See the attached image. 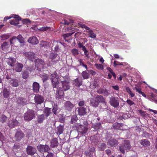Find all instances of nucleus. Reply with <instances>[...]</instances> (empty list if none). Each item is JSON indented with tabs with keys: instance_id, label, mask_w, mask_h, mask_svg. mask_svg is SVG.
<instances>
[{
	"instance_id": "obj_1",
	"label": "nucleus",
	"mask_w": 157,
	"mask_h": 157,
	"mask_svg": "<svg viewBox=\"0 0 157 157\" xmlns=\"http://www.w3.org/2000/svg\"><path fill=\"white\" fill-rule=\"evenodd\" d=\"M51 79L53 87L57 89L56 90V95L58 96L59 98H61L64 94L63 91H66L70 89V81L68 79L69 78L67 76L63 77V78H66L67 81L64 80L61 82L62 88H61L58 86L59 83L58 80V77L56 75V73L54 72V73L51 74Z\"/></svg>"
},
{
	"instance_id": "obj_2",
	"label": "nucleus",
	"mask_w": 157,
	"mask_h": 157,
	"mask_svg": "<svg viewBox=\"0 0 157 157\" xmlns=\"http://www.w3.org/2000/svg\"><path fill=\"white\" fill-rule=\"evenodd\" d=\"M24 119L27 121H30L35 117L34 111L32 110H28L24 115Z\"/></svg>"
},
{
	"instance_id": "obj_3",
	"label": "nucleus",
	"mask_w": 157,
	"mask_h": 157,
	"mask_svg": "<svg viewBox=\"0 0 157 157\" xmlns=\"http://www.w3.org/2000/svg\"><path fill=\"white\" fill-rule=\"evenodd\" d=\"M131 147L129 142L128 140L124 141L120 147V151L123 153L125 152V150L129 149Z\"/></svg>"
},
{
	"instance_id": "obj_4",
	"label": "nucleus",
	"mask_w": 157,
	"mask_h": 157,
	"mask_svg": "<svg viewBox=\"0 0 157 157\" xmlns=\"http://www.w3.org/2000/svg\"><path fill=\"white\" fill-rule=\"evenodd\" d=\"M37 148L40 152L43 153L44 152H47L50 150L49 146L47 145H43L40 144L37 146Z\"/></svg>"
},
{
	"instance_id": "obj_5",
	"label": "nucleus",
	"mask_w": 157,
	"mask_h": 157,
	"mask_svg": "<svg viewBox=\"0 0 157 157\" xmlns=\"http://www.w3.org/2000/svg\"><path fill=\"white\" fill-rule=\"evenodd\" d=\"M109 102L110 105L114 107L117 108L119 105V101L117 98L113 97H112L110 98Z\"/></svg>"
},
{
	"instance_id": "obj_6",
	"label": "nucleus",
	"mask_w": 157,
	"mask_h": 157,
	"mask_svg": "<svg viewBox=\"0 0 157 157\" xmlns=\"http://www.w3.org/2000/svg\"><path fill=\"white\" fill-rule=\"evenodd\" d=\"M13 17L15 19L10 21V24L14 25H18V24L19 23V21L21 20V18L18 15L14 14Z\"/></svg>"
},
{
	"instance_id": "obj_7",
	"label": "nucleus",
	"mask_w": 157,
	"mask_h": 157,
	"mask_svg": "<svg viewBox=\"0 0 157 157\" xmlns=\"http://www.w3.org/2000/svg\"><path fill=\"white\" fill-rule=\"evenodd\" d=\"M88 128L86 127L83 125H81L79 126L78 129V134H80L81 136L84 135L87 132Z\"/></svg>"
},
{
	"instance_id": "obj_8",
	"label": "nucleus",
	"mask_w": 157,
	"mask_h": 157,
	"mask_svg": "<svg viewBox=\"0 0 157 157\" xmlns=\"http://www.w3.org/2000/svg\"><path fill=\"white\" fill-rule=\"evenodd\" d=\"M27 153L30 155H33L36 152V150L35 148L31 146H28L26 148Z\"/></svg>"
},
{
	"instance_id": "obj_9",
	"label": "nucleus",
	"mask_w": 157,
	"mask_h": 157,
	"mask_svg": "<svg viewBox=\"0 0 157 157\" xmlns=\"http://www.w3.org/2000/svg\"><path fill=\"white\" fill-rule=\"evenodd\" d=\"M16 62V59L10 57L6 59V62L7 64L10 66L11 67H13L14 66V64Z\"/></svg>"
},
{
	"instance_id": "obj_10",
	"label": "nucleus",
	"mask_w": 157,
	"mask_h": 157,
	"mask_svg": "<svg viewBox=\"0 0 157 157\" xmlns=\"http://www.w3.org/2000/svg\"><path fill=\"white\" fill-rule=\"evenodd\" d=\"M64 107L67 110L70 111L74 107V105L69 101H66L64 104Z\"/></svg>"
},
{
	"instance_id": "obj_11",
	"label": "nucleus",
	"mask_w": 157,
	"mask_h": 157,
	"mask_svg": "<svg viewBox=\"0 0 157 157\" xmlns=\"http://www.w3.org/2000/svg\"><path fill=\"white\" fill-rule=\"evenodd\" d=\"M23 67V65L22 63L17 62L13 70L16 72H20L21 71Z\"/></svg>"
},
{
	"instance_id": "obj_12",
	"label": "nucleus",
	"mask_w": 157,
	"mask_h": 157,
	"mask_svg": "<svg viewBox=\"0 0 157 157\" xmlns=\"http://www.w3.org/2000/svg\"><path fill=\"white\" fill-rule=\"evenodd\" d=\"M32 87L33 91L34 92L37 93L39 92L40 86L38 82H34L33 84Z\"/></svg>"
},
{
	"instance_id": "obj_13",
	"label": "nucleus",
	"mask_w": 157,
	"mask_h": 157,
	"mask_svg": "<svg viewBox=\"0 0 157 157\" xmlns=\"http://www.w3.org/2000/svg\"><path fill=\"white\" fill-rule=\"evenodd\" d=\"M34 100L37 104L42 103L44 101L43 97L40 95L37 94L34 97Z\"/></svg>"
},
{
	"instance_id": "obj_14",
	"label": "nucleus",
	"mask_w": 157,
	"mask_h": 157,
	"mask_svg": "<svg viewBox=\"0 0 157 157\" xmlns=\"http://www.w3.org/2000/svg\"><path fill=\"white\" fill-rule=\"evenodd\" d=\"M18 122L16 119L10 120L8 122L9 126L10 128H13L18 124Z\"/></svg>"
},
{
	"instance_id": "obj_15",
	"label": "nucleus",
	"mask_w": 157,
	"mask_h": 157,
	"mask_svg": "<svg viewBox=\"0 0 157 157\" xmlns=\"http://www.w3.org/2000/svg\"><path fill=\"white\" fill-rule=\"evenodd\" d=\"M78 114L80 116L84 115L86 113V109L83 107H80L77 108Z\"/></svg>"
},
{
	"instance_id": "obj_16",
	"label": "nucleus",
	"mask_w": 157,
	"mask_h": 157,
	"mask_svg": "<svg viewBox=\"0 0 157 157\" xmlns=\"http://www.w3.org/2000/svg\"><path fill=\"white\" fill-rule=\"evenodd\" d=\"M28 41L30 43L33 44H36L38 43V41L37 38L35 36L29 38Z\"/></svg>"
},
{
	"instance_id": "obj_17",
	"label": "nucleus",
	"mask_w": 157,
	"mask_h": 157,
	"mask_svg": "<svg viewBox=\"0 0 157 157\" xmlns=\"http://www.w3.org/2000/svg\"><path fill=\"white\" fill-rule=\"evenodd\" d=\"M24 136V134L21 131H17L15 135L16 140H20Z\"/></svg>"
},
{
	"instance_id": "obj_18",
	"label": "nucleus",
	"mask_w": 157,
	"mask_h": 157,
	"mask_svg": "<svg viewBox=\"0 0 157 157\" xmlns=\"http://www.w3.org/2000/svg\"><path fill=\"white\" fill-rule=\"evenodd\" d=\"M107 144L111 147H115L117 144V141L114 139L109 140Z\"/></svg>"
},
{
	"instance_id": "obj_19",
	"label": "nucleus",
	"mask_w": 157,
	"mask_h": 157,
	"mask_svg": "<svg viewBox=\"0 0 157 157\" xmlns=\"http://www.w3.org/2000/svg\"><path fill=\"white\" fill-rule=\"evenodd\" d=\"M90 103L91 106L95 107H97L99 104L95 98L91 99L90 100Z\"/></svg>"
},
{
	"instance_id": "obj_20",
	"label": "nucleus",
	"mask_w": 157,
	"mask_h": 157,
	"mask_svg": "<svg viewBox=\"0 0 157 157\" xmlns=\"http://www.w3.org/2000/svg\"><path fill=\"white\" fill-rule=\"evenodd\" d=\"M73 84L77 87H79L82 84V79L81 78H77L74 82Z\"/></svg>"
},
{
	"instance_id": "obj_21",
	"label": "nucleus",
	"mask_w": 157,
	"mask_h": 157,
	"mask_svg": "<svg viewBox=\"0 0 157 157\" xmlns=\"http://www.w3.org/2000/svg\"><path fill=\"white\" fill-rule=\"evenodd\" d=\"M52 113L51 108H46L44 109V113L46 117H48Z\"/></svg>"
},
{
	"instance_id": "obj_22",
	"label": "nucleus",
	"mask_w": 157,
	"mask_h": 157,
	"mask_svg": "<svg viewBox=\"0 0 157 157\" xmlns=\"http://www.w3.org/2000/svg\"><path fill=\"white\" fill-rule=\"evenodd\" d=\"M51 146L52 147H55L58 146V142L57 139L56 138L52 139L51 142Z\"/></svg>"
},
{
	"instance_id": "obj_23",
	"label": "nucleus",
	"mask_w": 157,
	"mask_h": 157,
	"mask_svg": "<svg viewBox=\"0 0 157 157\" xmlns=\"http://www.w3.org/2000/svg\"><path fill=\"white\" fill-rule=\"evenodd\" d=\"M45 117L44 115L42 114L39 115L37 117V121L38 123H42L43 121L45 119Z\"/></svg>"
},
{
	"instance_id": "obj_24",
	"label": "nucleus",
	"mask_w": 157,
	"mask_h": 157,
	"mask_svg": "<svg viewBox=\"0 0 157 157\" xmlns=\"http://www.w3.org/2000/svg\"><path fill=\"white\" fill-rule=\"evenodd\" d=\"M140 144L144 146H147L150 145V142L147 139L142 140L140 142Z\"/></svg>"
},
{
	"instance_id": "obj_25",
	"label": "nucleus",
	"mask_w": 157,
	"mask_h": 157,
	"mask_svg": "<svg viewBox=\"0 0 157 157\" xmlns=\"http://www.w3.org/2000/svg\"><path fill=\"white\" fill-rule=\"evenodd\" d=\"M96 99L98 101V103L101 102L105 103V101L104 98L101 95H98L96 98Z\"/></svg>"
},
{
	"instance_id": "obj_26",
	"label": "nucleus",
	"mask_w": 157,
	"mask_h": 157,
	"mask_svg": "<svg viewBox=\"0 0 157 157\" xmlns=\"http://www.w3.org/2000/svg\"><path fill=\"white\" fill-rule=\"evenodd\" d=\"M18 82L16 79H13L10 81V83L13 87H17L18 85Z\"/></svg>"
},
{
	"instance_id": "obj_27",
	"label": "nucleus",
	"mask_w": 157,
	"mask_h": 157,
	"mask_svg": "<svg viewBox=\"0 0 157 157\" xmlns=\"http://www.w3.org/2000/svg\"><path fill=\"white\" fill-rule=\"evenodd\" d=\"M58 130L57 133L59 135L62 134L63 131V125L60 124L57 128Z\"/></svg>"
},
{
	"instance_id": "obj_28",
	"label": "nucleus",
	"mask_w": 157,
	"mask_h": 157,
	"mask_svg": "<svg viewBox=\"0 0 157 157\" xmlns=\"http://www.w3.org/2000/svg\"><path fill=\"white\" fill-rule=\"evenodd\" d=\"M82 76L84 79H87L89 78V74L86 71H83L82 73Z\"/></svg>"
},
{
	"instance_id": "obj_29",
	"label": "nucleus",
	"mask_w": 157,
	"mask_h": 157,
	"mask_svg": "<svg viewBox=\"0 0 157 157\" xmlns=\"http://www.w3.org/2000/svg\"><path fill=\"white\" fill-rule=\"evenodd\" d=\"M9 47L8 43L7 42H4L1 45V47L3 50H5Z\"/></svg>"
},
{
	"instance_id": "obj_30",
	"label": "nucleus",
	"mask_w": 157,
	"mask_h": 157,
	"mask_svg": "<svg viewBox=\"0 0 157 157\" xmlns=\"http://www.w3.org/2000/svg\"><path fill=\"white\" fill-rule=\"evenodd\" d=\"M3 94L4 98H7L10 95L9 91L8 90L6 89H4Z\"/></svg>"
},
{
	"instance_id": "obj_31",
	"label": "nucleus",
	"mask_w": 157,
	"mask_h": 157,
	"mask_svg": "<svg viewBox=\"0 0 157 157\" xmlns=\"http://www.w3.org/2000/svg\"><path fill=\"white\" fill-rule=\"evenodd\" d=\"M87 32L89 33V34L90 35V37L92 38H94L96 37L95 34L93 33L92 30H89L87 31Z\"/></svg>"
},
{
	"instance_id": "obj_32",
	"label": "nucleus",
	"mask_w": 157,
	"mask_h": 157,
	"mask_svg": "<svg viewBox=\"0 0 157 157\" xmlns=\"http://www.w3.org/2000/svg\"><path fill=\"white\" fill-rule=\"evenodd\" d=\"M126 90L127 92L130 95L132 98L135 95V94L132 92L129 87H126Z\"/></svg>"
},
{
	"instance_id": "obj_33",
	"label": "nucleus",
	"mask_w": 157,
	"mask_h": 157,
	"mask_svg": "<svg viewBox=\"0 0 157 157\" xmlns=\"http://www.w3.org/2000/svg\"><path fill=\"white\" fill-rule=\"evenodd\" d=\"M98 146L101 151H103L105 149L106 145L104 143H101L98 144Z\"/></svg>"
},
{
	"instance_id": "obj_34",
	"label": "nucleus",
	"mask_w": 157,
	"mask_h": 157,
	"mask_svg": "<svg viewBox=\"0 0 157 157\" xmlns=\"http://www.w3.org/2000/svg\"><path fill=\"white\" fill-rule=\"evenodd\" d=\"M82 49L84 52V54L85 55V56L88 58H89L90 57V56L88 53V51L86 49L85 46H84Z\"/></svg>"
},
{
	"instance_id": "obj_35",
	"label": "nucleus",
	"mask_w": 157,
	"mask_h": 157,
	"mask_svg": "<svg viewBox=\"0 0 157 157\" xmlns=\"http://www.w3.org/2000/svg\"><path fill=\"white\" fill-rule=\"evenodd\" d=\"M78 119L77 116L76 115H73L71 117V124H74L75 123Z\"/></svg>"
},
{
	"instance_id": "obj_36",
	"label": "nucleus",
	"mask_w": 157,
	"mask_h": 157,
	"mask_svg": "<svg viewBox=\"0 0 157 157\" xmlns=\"http://www.w3.org/2000/svg\"><path fill=\"white\" fill-rule=\"evenodd\" d=\"M96 67L98 69L102 70L103 69L104 67L102 64H95Z\"/></svg>"
},
{
	"instance_id": "obj_37",
	"label": "nucleus",
	"mask_w": 157,
	"mask_h": 157,
	"mask_svg": "<svg viewBox=\"0 0 157 157\" xmlns=\"http://www.w3.org/2000/svg\"><path fill=\"white\" fill-rule=\"evenodd\" d=\"M17 39L18 40L19 42L21 43H22L24 42V40L23 38L21 35H19L17 36Z\"/></svg>"
},
{
	"instance_id": "obj_38",
	"label": "nucleus",
	"mask_w": 157,
	"mask_h": 157,
	"mask_svg": "<svg viewBox=\"0 0 157 157\" xmlns=\"http://www.w3.org/2000/svg\"><path fill=\"white\" fill-rule=\"evenodd\" d=\"M29 76V73L27 71H25L22 74V78L24 79L27 78Z\"/></svg>"
},
{
	"instance_id": "obj_39",
	"label": "nucleus",
	"mask_w": 157,
	"mask_h": 157,
	"mask_svg": "<svg viewBox=\"0 0 157 157\" xmlns=\"http://www.w3.org/2000/svg\"><path fill=\"white\" fill-rule=\"evenodd\" d=\"M36 62L38 63V64L39 66L40 64V65H42L41 67H43V65L44 64V62L43 60H42V59H37L36 60Z\"/></svg>"
},
{
	"instance_id": "obj_40",
	"label": "nucleus",
	"mask_w": 157,
	"mask_h": 157,
	"mask_svg": "<svg viewBox=\"0 0 157 157\" xmlns=\"http://www.w3.org/2000/svg\"><path fill=\"white\" fill-rule=\"evenodd\" d=\"M6 116L2 115H0V121L2 122H4L6 119Z\"/></svg>"
},
{
	"instance_id": "obj_41",
	"label": "nucleus",
	"mask_w": 157,
	"mask_h": 157,
	"mask_svg": "<svg viewBox=\"0 0 157 157\" xmlns=\"http://www.w3.org/2000/svg\"><path fill=\"white\" fill-rule=\"evenodd\" d=\"M71 52L74 56H77L78 54V52L77 49H73Z\"/></svg>"
},
{
	"instance_id": "obj_42",
	"label": "nucleus",
	"mask_w": 157,
	"mask_h": 157,
	"mask_svg": "<svg viewBox=\"0 0 157 157\" xmlns=\"http://www.w3.org/2000/svg\"><path fill=\"white\" fill-rule=\"evenodd\" d=\"M2 40H5L8 39L9 37V35L7 34H4L0 36Z\"/></svg>"
},
{
	"instance_id": "obj_43",
	"label": "nucleus",
	"mask_w": 157,
	"mask_h": 157,
	"mask_svg": "<svg viewBox=\"0 0 157 157\" xmlns=\"http://www.w3.org/2000/svg\"><path fill=\"white\" fill-rule=\"evenodd\" d=\"M50 29V27L47 26H46L40 28L39 29V30L41 31H45L48 29Z\"/></svg>"
},
{
	"instance_id": "obj_44",
	"label": "nucleus",
	"mask_w": 157,
	"mask_h": 157,
	"mask_svg": "<svg viewBox=\"0 0 157 157\" xmlns=\"http://www.w3.org/2000/svg\"><path fill=\"white\" fill-rule=\"evenodd\" d=\"M113 127L115 129H120V124L118 123H115L113 125Z\"/></svg>"
},
{
	"instance_id": "obj_45",
	"label": "nucleus",
	"mask_w": 157,
	"mask_h": 157,
	"mask_svg": "<svg viewBox=\"0 0 157 157\" xmlns=\"http://www.w3.org/2000/svg\"><path fill=\"white\" fill-rule=\"evenodd\" d=\"M57 107L56 105H54L53 106V109H52V111L54 113V114L56 115L58 113V112L57 111Z\"/></svg>"
},
{
	"instance_id": "obj_46",
	"label": "nucleus",
	"mask_w": 157,
	"mask_h": 157,
	"mask_svg": "<svg viewBox=\"0 0 157 157\" xmlns=\"http://www.w3.org/2000/svg\"><path fill=\"white\" fill-rule=\"evenodd\" d=\"M42 78L43 82H44L49 78L48 76L46 74L43 75L42 76Z\"/></svg>"
},
{
	"instance_id": "obj_47",
	"label": "nucleus",
	"mask_w": 157,
	"mask_h": 157,
	"mask_svg": "<svg viewBox=\"0 0 157 157\" xmlns=\"http://www.w3.org/2000/svg\"><path fill=\"white\" fill-rule=\"evenodd\" d=\"M99 85L98 83L94 81L93 84V87L94 88H96L99 86Z\"/></svg>"
},
{
	"instance_id": "obj_48",
	"label": "nucleus",
	"mask_w": 157,
	"mask_h": 157,
	"mask_svg": "<svg viewBox=\"0 0 157 157\" xmlns=\"http://www.w3.org/2000/svg\"><path fill=\"white\" fill-rule=\"evenodd\" d=\"M73 33H67L64 34L63 36V37L64 38V39H66V38L69 37L70 36H71V35L73 34Z\"/></svg>"
},
{
	"instance_id": "obj_49",
	"label": "nucleus",
	"mask_w": 157,
	"mask_h": 157,
	"mask_svg": "<svg viewBox=\"0 0 157 157\" xmlns=\"http://www.w3.org/2000/svg\"><path fill=\"white\" fill-rule=\"evenodd\" d=\"M126 102L130 106L134 104V102L130 99L127 100Z\"/></svg>"
},
{
	"instance_id": "obj_50",
	"label": "nucleus",
	"mask_w": 157,
	"mask_h": 157,
	"mask_svg": "<svg viewBox=\"0 0 157 157\" xmlns=\"http://www.w3.org/2000/svg\"><path fill=\"white\" fill-rule=\"evenodd\" d=\"M14 14H12L10 16H6L4 19V21H6L7 20L13 17Z\"/></svg>"
},
{
	"instance_id": "obj_51",
	"label": "nucleus",
	"mask_w": 157,
	"mask_h": 157,
	"mask_svg": "<svg viewBox=\"0 0 157 157\" xmlns=\"http://www.w3.org/2000/svg\"><path fill=\"white\" fill-rule=\"evenodd\" d=\"M102 94L105 96H107L109 94L108 91L105 89H104Z\"/></svg>"
},
{
	"instance_id": "obj_52",
	"label": "nucleus",
	"mask_w": 157,
	"mask_h": 157,
	"mask_svg": "<svg viewBox=\"0 0 157 157\" xmlns=\"http://www.w3.org/2000/svg\"><path fill=\"white\" fill-rule=\"evenodd\" d=\"M33 54V53L31 52H26L25 53V56L28 57V58H30L31 57L30 56Z\"/></svg>"
},
{
	"instance_id": "obj_53",
	"label": "nucleus",
	"mask_w": 157,
	"mask_h": 157,
	"mask_svg": "<svg viewBox=\"0 0 157 157\" xmlns=\"http://www.w3.org/2000/svg\"><path fill=\"white\" fill-rule=\"evenodd\" d=\"M88 72L92 75H94L96 74V72L92 70H89Z\"/></svg>"
},
{
	"instance_id": "obj_54",
	"label": "nucleus",
	"mask_w": 157,
	"mask_h": 157,
	"mask_svg": "<svg viewBox=\"0 0 157 157\" xmlns=\"http://www.w3.org/2000/svg\"><path fill=\"white\" fill-rule=\"evenodd\" d=\"M104 89L100 88L98 90L97 92V93H98V94H102L103 93V91L104 90Z\"/></svg>"
},
{
	"instance_id": "obj_55",
	"label": "nucleus",
	"mask_w": 157,
	"mask_h": 157,
	"mask_svg": "<svg viewBox=\"0 0 157 157\" xmlns=\"http://www.w3.org/2000/svg\"><path fill=\"white\" fill-rule=\"evenodd\" d=\"M48 152V154L46 157H54V154L52 153Z\"/></svg>"
},
{
	"instance_id": "obj_56",
	"label": "nucleus",
	"mask_w": 157,
	"mask_h": 157,
	"mask_svg": "<svg viewBox=\"0 0 157 157\" xmlns=\"http://www.w3.org/2000/svg\"><path fill=\"white\" fill-rule=\"evenodd\" d=\"M112 87L114 89L116 90H118L119 89V87L118 85L112 86Z\"/></svg>"
},
{
	"instance_id": "obj_57",
	"label": "nucleus",
	"mask_w": 157,
	"mask_h": 157,
	"mask_svg": "<svg viewBox=\"0 0 157 157\" xmlns=\"http://www.w3.org/2000/svg\"><path fill=\"white\" fill-rule=\"evenodd\" d=\"M57 55H55L53 53H51L50 54V57L52 59H54L55 57L56 56H57Z\"/></svg>"
},
{
	"instance_id": "obj_58",
	"label": "nucleus",
	"mask_w": 157,
	"mask_h": 157,
	"mask_svg": "<svg viewBox=\"0 0 157 157\" xmlns=\"http://www.w3.org/2000/svg\"><path fill=\"white\" fill-rule=\"evenodd\" d=\"M88 150L89 151H90V152H93L95 150V148L93 147H89L88 148Z\"/></svg>"
},
{
	"instance_id": "obj_59",
	"label": "nucleus",
	"mask_w": 157,
	"mask_h": 157,
	"mask_svg": "<svg viewBox=\"0 0 157 157\" xmlns=\"http://www.w3.org/2000/svg\"><path fill=\"white\" fill-rule=\"evenodd\" d=\"M84 104V102L83 101H81L78 103V105L79 106H81L83 105Z\"/></svg>"
},
{
	"instance_id": "obj_60",
	"label": "nucleus",
	"mask_w": 157,
	"mask_h": 157,
	"mask_svg": "<svg viewBox=\"0 0 157 157\" xmlns=\"http://www.w3.org/2000/svg\"><path fill=\"white\" fill-rule=\"evenodd\" d=\"M80 65L82 67H85L86 70L87 69V66L86 65L84 64L83 63L80 62Z\"/></svg>"
},
{
	"instance_id": "obj_61",
	"label": "nucleus",
	"mask_w": 157,
	"mask_h": 157,
	"mask_svg": "<svg viewBox=\"0 0 157 157\" xmlns=\"http://www.w3.org/2000/svg\"><path fill=\"white\" fill-rule=\"evenodd\" d=\"M107 69L109 72L111 73V74L113 73V70L111 69V68L109 67H108L107 68Z\"/></svg>"
},
{
	"instance_id": "obj_62",
	"label": "nucleus",
	"mask_w": 157,
	"mask_h": 157,
	"mask_svg": "<svg viewBox=\"0 0 157 157\" xmlns=\"http://www.w3.org/2000/svg\"><path fill=\"white\" fill-rule=\"evenodd\" d=\"M120 62H118L117 61H114V66H116L118 65H119Z\"/></svg>"
},
{
	"instance_id": "obj_63",
	"label": "nucleus",
	"mask_w": 157,
	"mask_h": 157,
	"mask_svg": "<svg viewBox=\"0 0 157 157\" xmlns=\"http://www.w3.org/2000/svg\"><path fill=\"white\" fill-rule=\"evenodd\" d=\"M78 45L79 48H83V47L84 46L83 45V43H79L78 44Z\"/></svg>"
},
{
	"instance_id": "obj_64",
	"label": "nucleus",
	"mask_w": 157,
	"mask_h": 157,
	"mask_svg": "<svg viewBox=\"0 0 157 157\" xmlns=\"http://www.w3.org/2000/svg\"><path fill=\"white\" fill-rule=\"evenodd\" d=\"M106 153L108 155H109L111 154V151L110 150H107L105 151Z\"/></svg>"
}]
</instances>
